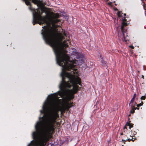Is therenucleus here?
I'll use <instances>...</instances> for the list:
<instances>
[{
    "label": "nucleus",
    "mask_w": 146,
    "mask_h": 146,
    "mask_svg": "<svg viewBox=\"0 0 146 146\" xmlns=\"http://www.w3.org/2000/svg\"><path fill=\"white\" fill-rule=\"evenodd\" d=\"M58 109H42L40 110L43 114L35 125L36 130L32 134V140L27 146H45L46 142L51 137V132L54 130L56 119L58 117Z\"/></svg>",
    "instance_id": "obj_1"
},
{
    "label": "nucleus",
    "mask_w": 146,
    "mask_h": 146,
    "mask_svg": "<svg viewBox=\"0 0 146 146\" xmlns=\"http://www.w3.org/2000/svg\"><path fill=\"white\" fill-rule=\"evenodd\" d=\"M123 13L119 12L117 13L118 17L121 18H120V20H121L122 22L121 23V32L123 34V40H124L125 42H127V39L126 38L127 36V29H126V27L127 25V23L126 22V20L125 19V17L123 16L122 14Z\"/></svg>",
    "instance_id": "obj_2"
},
{
    "label": "nucleus",
    "mask_w": 146,
    "mask_h": 146,
    "mask_svg": "<svg viewBox=\"0 0 146 146\" xmlns=\"http://www.w3.org/2000/svg\"><path fill=\"white\" fill-rule=\"evenodd\" d=\"M72 105L71 104H70L68 102H67L66 105V109H68L72 107Z\"/></svg>",
    "instance_id": "obj_3"
},
{
    "label": "nucleus",
    "mask_w": 146,
    "mask_h": 146,
    "mask_svg": "<svg viewBox=\"0 0 146 146\" xmlns=\"http://www.w3.org/2000/svg\"><path fill=\"white\" fill-rule=\"evenodd\" d=\"M72 54L73 55L76 56V58H78L79 57V53L77 52H72Z\"/></svg>",
    "instance_id": "obj_4"
},
{
    "label": "nucleus",
    "mask_w": 146,
    "mask_h": 146,
    "mask_svg": "<svg viewBox=\"0 0 146 146\" xmlns=\"http://www.w3.org/2000/svg\"><path fill=\"white\" fill-rule=\"evenodd\" d=\"M131 109L130 110V113H134L135 110H136L137 109V110H139V108H131Z\"/></svg>",
    "instance_id": "obj_5"
},
{
    "label": "nucleus",
    "mask_w": 146,
    "mask_h": 146,
    "mask_svg": "<svg viewBox=\"0 0 146 146\" xmlns=\"http://www.w3.org/2000/svg\"><path fill=\"white\" fill-rule=\"evenodd\" d=\"M131 137V139L129 138V139H127L124 140L123 139L122 140L123 141H134L135 140V139H134V140H133V138H132V137Z\"/></svg>",
    "instance_id": "obj_6"
},
{
    "label": "nucleus",
    "mask_w": 146,
    "mask_h": 146,
    "mask_svg": "<svg viewBox=\"0 0 146 146\" xmlns=\"http://www.w3.org/2000/svg\"><path fill=\"white\" fill-rule=\"evenodd\" d=\"M143 104V102H142L141 103L137 105V107H139V106H142Z\"/></svg>",
    "instance_id": "obj_7"
},
{
    "label": "nucleus",
    "mask_w": 146,
    "mask_h": 146,
    "mask_svg": "<svg viewBox=\"0 0 146 146\" xmlns=\"http://www.w3.org/2000/svg\"><path fill=\"white\" fill-rule=\"evenodd\" d=\"M145 96H142L141 97V100H145Z\"/></svg>",
    "instance_id": "obj_8"
},
{
    "label": "nucleus",
    "mask_w": 146,
    "mask_h": 146,
    "mask_svg": "<svg viewBox=\"0 0 146 146\" xmlns=\"http://www.w3.org/2000/svg\"><path fill=\"white\" fill-rule=\"evenodd\" d=\"M133 103H131V106H129L130 107H131V108H134V106L133 105Z\"/></svg>",
    "instance_id": "obj_9"
},
{
    "label": "nucleus",
    "mask_w": 146,
    "mask_h": 146,
    "mask_svg": "<svg viewBox=\"0 0 146 146\" xmlns=\"http://www.w3.org/2000/svg\"><path fill=\"white\" fill-rule=\"evenodd\" d=\"M134 102H133V101H132L131 100L129 104V106H131V103H133Z\"/></svg>",
    "instance_id": "obj_10"
},
{
    "label": "nucleus",
    "mask_w": 146,
    "mask_h": 146,
    "mask_svg": "<svg viewBox=\"0 0 146 146\" xmlns=\"http://www.w3.org/2000/svg\"><path fill=\"white\" fill-rule=\"evenodd\" d=\"M136 94H133V98H135L136 97Z\"/></svg>",
    "instance_id": "obj_11"
},
{
    "label": "nucleus",
    "mask_w": 146,
    "mask_h": 146,
    "mask_svg": "<svg viewBox=\"0 0 146 146\" xmlns=\"http://www.w3.org/2000/svg\"><path fill=\"white\" fill-rule=\"evenodd\" d=\"M133 105H134V108H135V106L137 105V103L136 102H134V103H133Z\"/></svg>",
    "instance_id": "obj_12"
},
{
    "label": "nucleus",
    "mask_w": 146,
    "mask_h": 146,
    "mask_svg": "<svg viewBox=\"0 0 146 146\" xmlns=\"http://www.w3.org/2000/svg\"><path fill=\"white\" fill-rule=\"evenodd\" d=\"M134 100H135V98H133L131 100L132 101H133L134 102Z\"/></svg>",
    "instance_id": "obj_13"
},
{
    "label": "nucleus",
    "mask_w": 146,
    "mask_h": 146,
    "mask_svg": "<svg viewBox=\"0 0 146 146\" xmlns=\"http://www.w3.org/2000/svg\"><path fill=\"white\" fill-rule=\"evenodd\" d=\"M118 38L120 40V39H121V37H120V36H119V34L118 35Z\"/></svg>",
    "instance_id": "obj_14"
},
{
    "label": "nucleus",
    "mask_w": 146,
    "mask_h": 146,
    "mask_svg": "<svg viewBox=\"0 0 146 146\" xmlns=\"http://www.w3.org/2000/svg\"><path fill=\"white\" fill-rule=\"evenodd\" d=\"M130 47L132 48H133V46H130Z\"/></svg>",
    "instance_id": "obj_15"
},
{
    "label": "nucleus",
    "mask_w": 146,
    "mask_h": 146,
    "mask_svg": "<svg viewBox=\"0 0 146 146\" xmlns=\"http://www.w3.org/2000/svg\"><path fill=\"white\" fill-rule=\"evenodd\" d=\"M123 15L124 16H125L126 15V14L125 13Z\"/></svg>",
    "instance_id": "obj_16"
},
{
    "label": "nucleus",
    "mask_w": 146,
    "mask_h": 146,
    "mask_svg": "<svg viewBox=\"0 0 146 146\" xmlns=\"http://www.w3.org/2000/svg\"><path fill=\"white\" fill-rule=\"evenodd\" d=\"M131 127H133V125H132V126H131Z\"/></svg>",
    "instance_id": "obj_17"
},
{
    "label": "nucleus",
    "mask_w": 146,
    "mask_h": 146,
    "mask_svg": "<svg viewBox=\"0 0 146 146\" xmlns=\"http://www.w3.org/2000/svg\"><path fill=\"white\" fill-rule=\"evenodd\" d=\"M144 77V76L143 75H142V77Z\"/></svg>",
    "instance_id": "obj_18"
},
{
    "label": "nucleus",
    "mask_w": 146,
    "mask_h": 146,
    "mask_svg": "<svg viewBox=\"0 0 146 146\" xmlns=\"http://www.w3.org/2000/svg\"><path fill=\"white\" fill-rule=\"evenodd\" d=\"M130 114H129V116H130Z\"/></svg>",
    "instance_id": "obj_19"
},
{
    "label": "nucleus",
    "mask_w": 146,
    "mask_h": 146,
    "mask_svg": "<svg viewBox=\"0 0 146 146\" xmlns=\"http://www.w3.org/2000/svg\"><path fill=\"white\" fill-rule=\"evenodd\" d=\"M122 134H123V133H122L121 134V135H122Z\"/></svg>",
    "instance_id": "obj_20"
}]
</instances>
